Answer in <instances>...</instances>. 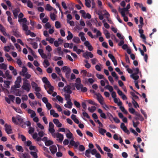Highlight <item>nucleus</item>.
Returning a JSON list of instances; mask_svg holds the SVG:
<instances>
[{
	"label": "nucleus",
	"mask_w": 158,
	"mask_h": 158,
	"mask_svg": "<svg viewBox=\"0 0 158 158\" xmlns=\"http://www.w3.org/2000/svg\"><path fill=\"white\" fill-rule=\"evenodd\" d=\"M122 17H123V19L125 21L127 22L128 21V17L126 16L125 13L122 12H119Z\"/></svg>",
	"instance_id": "obj_20"
},
{
	"label": "nucleus",
	"mask_w": 158,
	"mask_h": 158,
	"mask_svg": "<svg viewBox=\"0 0 158 158\" xmlns=\"http://www.w3.org/2000/svg\"><path fill=\"white\" fill-rule=\"evenodd\" d=\"M98 131L100 134L103 135H104L106 133V131L103 128L98 127Z\"/></svg>",
	"instance_id": "obj_18"
},
{
	"label": "nucleus",
	"mask_w": 158,
	"mask_h": 158,
	"mask_svg": "<svg viewBox=\"0 0 158 158\" xmlns=\"http://www.w3.org/2000/svg\"><path fill=\"white\" fill-rule=\"evenodd\" d=\"M62 70L64 72H65V71L66 72L68 70H69V71H71L70 68L66 66L63 67L62 68Z\"/></svg>",
	"instance_id": "obj_39"
},
{
	"label": "nucleus",
	"mask_w": 158,
	"mask_h": 158,
	"mask_svg": "<svg viewBox=\"0 0 158 158\" xmlns=\"http://www.w3.org/2000/svg\"><path fill=\"white\" fill-rule=\"evenodd\" d=\"M68 35L67 37V40H71L73 37L72 34L70 31H68Z\"/></svg>",
	"instance_id": "obj_30"
},
{
	"label": "nucleus",
	"mask_w": 158,
	"mask_h": 158,
	"mask_svg": "<svg viewBox=\"0 0 158 158\" xmlns=\"http://www.w3.org/2000/svg\"><path fill=\"white\" fill-rule=\"evenodd\" d=\"M120 128L121 129L126 133L129 135L130 132L127 127L125 126L124 123H122L120 125Z\"/></svg>",
	"instance_id": "obj_5"
},
{
	"label": "nucleus",
	"mask_w": 158,
	"mask_h": 158,
	"mask_svg": "<svg viewBox=\"0 0 158 158\" xmlns=\"http://www.w3.org/2000/svg\"><path fill=\"white\" fill-rule=\"evenodd\" d=\"M87 101H88V103L90 104L95 105L96 106H98V104H97L95 102H94L92 100H87Z\"/></svg>",
	"instance_id": "obj_44"
},
{
	"label": "nucleus",
	"mask_w": 158,
	"mask_h": 158,
	"mask_svg": "<svg viewBox=\"0 0 158 158\" xmlns=\"http://www.w3.org/2000/svg\"><path fill=\"white\" fill-rule=\"evenodd\" d=\"M53 122L56 125L57 127H61L62 126V124L60 123L58 119L56 118L53 119Z\"/></svg>",
	"instance_id": "obj_16"
},
{
	"label": "nucleus",
	"mask_w": 158,
	"mask_h": 158,
	"mask_svg": "<svg viewBox=\"0 0 158 158\" xmlns=\"http://www.w3.org/2000/svg\"><path fill=\"white\" fill-rule=\"evenodd\" d=\"M71 87L69 85H65L64 88V91L68 94H70L72 93V91L71 90Z\"/></svg>",
	"instance_id": "obj_6"
},
{
	"label": "nucleus",
	"mask_w": 158,
	"mask_h": 158,
	"mask_svg": "<svg viewBox=\"0 0 158 158\" xmlns=\"http://www.w3.org/2000/svg\"><path fill=\"white\" fill-rule=\"evenodd\" d=\"M83 56L85 59H88L89 57L90 58H93L94 55L91 52L86 51L83 53Z\"/></svg>",
	"instance_id": "obj_4"
},
{
	"label": "nucleus",
	"mask_w": 158,
	"mask_h": 158,
	"mask_svg": "<svg viewBox=\"0 0 158 158\" xmlns=\"http://www.w3.org/2000/svg\"><path fill=\"white\" fill-rule=\"evenodd\" d=\"M125 60L126 62L127 63L130 64V61L128 56L127 54H125Z\"/></svg>",
	"instance_id": "obj_62"
},
{
	"label": "nucleus",
	"mask_w": 158,
	"mask_h": 158,
	"mask_svg": "<svg viewBox=\"0 0 158 158\" xmlns=\"http://www.w3.org/2000/svg\"><path fill=\"white\" fill-rule=\"evenodd\" d=\"M22 81V79L21 76H19L17 77L16 79V80L15 81V82H16L17 83H20Z\"/></svg>",
	"instance_id": "obj_61"
},
{
	"label": "nucleus",
	"mask_w": 158,
	"mask_h": 158,
	"mask_svg": "<svg viewBox=\"0 0 158 158\" xmlns=\"http://www.w3.org/2000/svg\"><path fill=\"white\" fill-rule=\"evenodd\" d=\"M27 48L29 52L31 53L34 57H35V56H36V55L35 54V52L32 50L31 48L27 46Z\"/></svg>",
	"instance_id": "obj_27"
},
{
	"label": "nucleus",
	"mask_w": 158,
	"mask_h": 158,
	"mask_svg": "<svg viewBox=\"0 0 158 158\" xmlns=\"http://www.w3.org/2000/svg\"><path fill=\"white\" fill-rule=\"evenodd\" d=\"M132 123L133 126L135 128L137 127L138 125L139 124V121H137L136 123H135L134 120L132 121Z\"/></svg>",
	"instance_id": "obj_59"
},
{
	"label": "nucleus",
	"mask_w": 158,
	"mask_h": 158,
	"mask_svg": "<svg viewBox=\"0 0 158 158\" xmlns=\"http://www.w3.org/2000/svg\"><path fill=\"white\" fill-rule=\"evenodd\" d=\"M4 127H5V131L7 134H9L12 133L11 127L10 125H8L6 123L5 124Z\"/></svg>",
	"instance_id": "obj_3"
},
{
	"label": "nucleus",
	"mask_w": 158,
	"mask_h": 158,
	"mask_svg": "<svg viewBox=\"0 0 158 158\" xmlns=\"http://www.w3.org/2000/svg\"><path fill=\"white\" fill-rule=\"evenodd\" d=\"M46 146H48L53 143V142L50 140H48L47 141L45 142Z\"/></svg>",
	"instance_id": "obj_32"
},
{
	"label": "nucleus",
	"mask_w": 158,
	"mask_h": 158,
	"mask_svg": "<svg viewBox=\"0 0 158 158\" xmlns=\"http://www.w3.org/2000/svg\"><path fill=\"white\" fill-rule=\"evenodd\" d=\"M63 40H56L54 41V44L55 46L56 47H58L61 41H63Z\"/></svg>",
	"instance_id": "obj_28"
},
{
	"label": "nucleus",
	"mask_w": 158,
	"mask_h": 158,
	"mask_svg": "<svg viewBox=\"0 0 158 158\" xmlns=\"http://www.w3.org/2000/svg\"><path fill=\"white\" fill-rule=\"evenodd\" d=\"M16 48L19 50H20L21 49V48L20 47L18 43H15L16 42V40H12Z\"/></svg>",
	"instance_id": "obj_26"
},
{
	"label": "nucleus",
	"mask_w": 158,
	"mask_h": 158,
	"mask_svg": "<svg viewBox=\"0 0 158 158\" xmlns=\"http://www.w3.org/2000/svg\"><path fill=\"white\" fill-rule=\"evenodd\" d=\"M84 45L87 47L89 51H91L93 50V47L90 45V43L88 41H85L84 43Z\"/></svg>",
	"instance_id": "obj_10"
},
{
	"label": "nucleus",
	"mask_w": 158,
	"mask_h": 158,
	"mask_svg": "<svg viewBox=\"0 0 158 158\" xmlns=\"http://www.w3.org/2000/svg\"><path fill=\"white\" fill-rule=\"evenodd\" d=\"M31 44L32 45V47L34 49H36L38 48L37 44L36 42H31Z\"/></svg>",
	"instance_id": "obj_54"
},
{
	"label": "nucleus",
	"mask_w": 158,
	"mask_h": 158,
	"mask_svg": "<svg viewBox=\"0 0 158 158\" xmlns=\"http://www.w3.org/2000/svg\"><path fill=\"white\" fill-rule=\"evenodd\" d=\"M44 27L46 29H49L51 28V25L49 22H48L45 25Z\"/></svg>",
	"instance_id": "obj_56"
},
{
	"label": "nucleus",
	"mask_w": 158,
	"mask_h": 158,
	"mask_svg": "<svg viewBox=\"0 0 158 158\" xmlns=\"http://www.w3.org/2000/svg\"><path fill=\"white\" fill-rule=\"evenodd\" d=\"M87 72L85 70L83 69L81 71V73H82L83 77H85L86 76Z\"/></svg>",
	"instance_id": "obj_50"
},
{
	"label": "nucleus",
	"mask_w": 158,
	"mask_h": 158,
	"mask_svg": "<svg viewBox=\"0 0 158 158\" xmlns=\"http://www.w3.org/2000/svg\"><path fill=\"white\" fill-rule=\"evenodd\" d=\"M132 100V103L133 104L135 108H136L137 106L139 107V105L137 102L135 100V99L133 98H131Z\"/></svg>",
	"instance_id": "obj_31"
},
{
	"label": "nucleus",
	"mask_w": 158,
	"mask_h": 158,
	"mask_svg": "<svg viewBox=\"0 0 158 158\" xmlns=\"http://www.w3.org/2000/svg\"><path fill=\"white\" fill-rule=\"evenodd\" d=\"M5 56L8 58L7 60L9 61H11L12 60V59L10 55L7 53H6L5 55Z\"/></svg>",
	"instance_id": "obj_53"
},
{
	"label": "nucleus",
	"mask_w": 158,
	"mask_h": 158,
	"mask_svg": "<svg viewBox=\"0 0 158 158\" xmlns=\"http://www.w3.org/2000/svg\"><path fill=\"white\" fill-rule=\"evenodd\" d=\"M45 9L48 11H51L52 10L53 7L49 4H47L46 5V7Z\"/></svg>",
	"instance_id": "obj_45"
},
{
	"label": "nucleus",
	"mask_w": 158,
	"mask_h": 158,
	"mask_svg": "<svg viewBox=\"0 0 158 158\" xmlns=\"http://www.w3.org/2000/svg\"><path fill=\"white\" fill-rule=\"evenodd\" d=\"M71 72V71L68 70L66 71L65 73V76L67 78L69 79L70 78V73Z\"/></svg>",
	"instance_id": "obj_55"
},
{
	"label": "nucleus",
	"mask_w": 158,
	"mask_h": 158,
	"mask_svg": "<svg viewBox=\"0 0 158 158\" xmlns=\"http://www.w3.org/2000/svg\"><path fill=\"white\" fill-rule=\"evenodd\" d=\"M16 149V150L19 152H23V149L22 147L21 146L17 145L15 147Z\"/></svg>",
	"instance_id": "obj_29"
},
{
	"label": "nucleus",
	"mask_w": 158,
	"mask_h": 158,
	"mask_svg": "<svg viewBox=\"0 0 158 158\" xmlns=\"http://www.w3.org/2000/svg\"><path fill=\"white\" fill-rule=\"evenodd\" d=\"M7 68V65L4 63L0 64V69L6 70Z\"/></svg>",
	"instance_id": "obj_25"
},
{
	"label": "nucleus",
	"mask_w": 158,
	"mask_h": 158,
	"mask_svg": "<svg viewBox=\"0 0 158 158\" xmlns=\"http://www.w3.org/2000/svg\"><path fill=\"white\" fill-rule=\"evenodd\" d=\"M42 81L45 84H46L47 86H50V82L48 80L47 78L45 77H44L42 78Z\"/></svg>",
	"instance_id": "obj_19"
},
{
	"label": "nucleus",
	"mask_w": 158,
	"mask_h": 158,
	"mask_svg": "<svg viewBox=\"0 0 158 158\" xmlns=\"http://www.w3.org/2000/svg\"><path fill=\"white\" fill-rule=\"evenodd\" d=\"M75 85L76 88L78 90L81 89L82 87L83 86V85L81 84H78L76 83H75Z\"/></svg>",
	"instance_id": "obj_24"
},
{
	"label": "nucleus",
	"mask_w": 158,
	"mask_h": 158,
	"mask_svg": "<svg viewBox=\"0 0 158 158\" xmlns=\"http://www.w3.org/2000/svg\"><path fill=\"white\" fill-rule=\"evenodd\" d=\"M27 69L26 67H23L22 69V72H21L20 73V75H22V74H25L27 72Z\"/></svg>",
	"instance_id": "obj_38"
},
{
	"label": "nucleus",
	"mask_w": 158,
	"mask_h": 158,
	"mask_svg": "<svg viewBox=\"0 0 158 158\" xmlns=\"http://www.w3.org/2000/svg\"><path fill=\"white\" fill-rule=\"evenodd\" d=\"M50 149L52 153L54 154L57 151V148L56 146L55 145H52L50 146Z\"/></svg>",
	"instance_id": "obj_9"
},
{
	"label": "nucleus",
	"mask_w": 158,
	"mask_h": 158,
	"mask_svg": "<svg viewBox=\"0 0 158 158\" xmlns=\"http://www.w3.org/2000/svg\"><path fill=\"white\" fill-rule=\"evenodd\" d=\"M31 84L33 89H35V87H36L38 86L37 84L34 81H32Z\"/></svg>",
	"instance_id": "obj_64"
},
{
	"label": "nucleus",
	"mask_w": 158,
	"mask_h": 158,
	"mask_svg": "<svg viewBox=\"0 0 158 158\" xmlns=\"http://www.w3.org/2000/svg\"><path fill=\"white\" fill-rule=\"evenodd\" d=\"M21 85L19 83L15 82V85L11 87V89L13 91L16 90V88H18L20 87Z\"/></svg>",
	"instance_id": "obj_15"
},
{
	"label": "nucleus",
	"mask_w": 158,
	"mask_h": 158,
	"mask_svg": "<svg viewBox=\"0 0 158 158\" xmlns=\"http://www.w3.org/2000/svg\"><path fill=\"white\" fill-rule=\"evenodd\" d=\"M23 85L22 86V88L26 90L27 92H29L31 88V85L30 83H28V81L25 78H23Z\"/></svg>",
	"instance_id": "obj_1"
},
{
	"label": "nucleus",
	"mask_w": 158,
	"mask_h": 158,
	"mask_svg": "<svg viewBox=\"0 0 158 158\" xmlns=\"http://www.w3.org/2000/svg\"><path fill=\"white\" fill-rule=\"evenodd\" d=\"M107 117L109 118V120L111 121H112V120L114 117H113L112 114L109 112H108L107 113Z\"/></svg>",
	"instance_id": "obj_35"
},
{
	"label": "nucleus",
	"mask_w": 158,
	"mask_h": 158,
	"mask_svg": "<svg viewBox=\"0 0 158 158\" xmlns=\"http://www.w3.org/2000/svg\"><path fill=\"white\" fill-rule=\"evenodd\" d=\"M22 76L25 77V78L27 79H29L31 77V75L28 73H27L25 74H22Z\"/></svg>",
	"instance_id": "obj_49"
},
{
	"label": "nucleus",
	"mask_w": 158,
	"mask_h": 158,
	"mask_svg": "<svg viewBox=\"0 0 158 158\" xmlns=\"http://www.w3.org/2000/svg\"><path fill=\"white\" fill-rule=\"evenodd\" d=\"M131 7L130 4L129 3L128 4L126 8H121L119 7L118 8V11L119 12H125L128 11V9Z\"/></svg>",
	"instance_id": "obj_7"
},
{
	"label": "nucleus",
	"mask_w": 158,
	"mask_h": 158,
	"mask_svg": "<svg viewBox=\"0 0 158 158\" xmlns=\"http://www.w3.org/2000/svg\"><path fill=\"white\" fill-rule=\"evenodd\" d=\"M82 115L84 117H85L89 119L90 118V117L86 112H83Z\"/></svg>",
	"instance_id": "obj_63"
},
{
	"label": "nucleus",
	"mask_w": 158,
	"mask_h": 158,
	"mask_svg": "<svg viewBox=\"0 0 158 158\" xmlns=\"http://www.w3.org/2000/svg\"><path fill=\"white\" fill-rule=\"evenodd\" d=\"M30 153L33 156V158H38L37 153L36 152H31Z\"/></svg>",
	"instance_id": "obj_41"
},
{
	"label": "nucleus",
	"mask_w": 158,
	"mask_h": 158,
	"mask_svg": "<svg viewBox=\"0 0 158 158\" xmlns=\"http://www.w3.org/2000/svg\"><path fill=\"white\" fill-rule=\"evenodd\" d=\"M57 138H58V140L59 142H61L64 139L63 135L58 132L57 133Z\"/></svg>",
	"instance_id": "obj_17"
},
{
	"label": "nucleus",
	"mask_w": 158,
	"mask_h": 158,
	"mask_svg": "<svg viewBox=\"0 0 158 158\" xmlns=\"http://www.w3.org/2000/svg\"><path fill=\"white\" fill-rule=\"evenodd\" d=\"M20 11V9L18 8L13 10L12 12L15 18L17 19V18L18 13Z\"/></svg>",
	"instance_id": "obj_12"
},
{
	"label": "nucleus",
	"mask_w": 158,
	"mask_h": 158,
	"mask_svg": "<svg viewBox=\"0 0 158 158\" xmlns=\"http://www.w3.org/2000/svg\"><path fill=\"white\" fill-rule=\"evenodd\" d=\"M19 121V123H22V122H23V118L20 116H18L16 118Z\"/></svg>",
	"instance_id": "obj_47"
},
{
	"label": "nucleus",
	"mask_w": 158,
	"mask_h": 158,
	"mask_svg": "<svg viewBox=\"0 0 158 158\" xmlns=\"http://www.w3.org/2000/svg\"><path fill=\"white\" fill-rule=\"evenodd\" d=\"M10 72L8 70L6 71L5 73V78L7 79L11 80L12 79V76L10 74Z\"/></svg>",
	"instance_id": "obj_14"
},
{
	"label": "nucleus",
	"mask_w": 158,
	"mask_h": 158,
	"mask_svg": "<svg viewBox=\"0 0 158 158\" xmlns=\"http://www.w3.org/2000/svg\"><path fill=\"white\" fill-rule=\"evenodd\" d=\"M29 130H28V132L30 134H31L34 132V129L33 127H29Z\"/></svg>",
	"instance_id": "obj_57"
},
{
	"label": "nucleus",
	"mask_w": 158,
	"mask_h": 158,
	"mask_svg": "<svg viewBox=\"0 0 158 158\" xmlns=\"http://www.w3.org/2000/svg\"><path fill=\"white\" fill-rule=\"evenodd\" d=\"M67 103L68 105L65 104L64 105V106L70 109L72 107V105H73L72 102L70 101H67Z\"/></svg>",
	"instance_id": "obj_21"
},
{
	"label": "nucleus",
	"mask_w": 158,
	"mask_h": 158,
	"mask_svg": "<svg viewBox=\"0 0 158 158\" xmlns=\"http://www.w3.org/2000/svg\"><path fill=\"white\" fill-rule=\"evenodd\" d=\"M44 86L45 89L47 90V92L48 94H52V93L53 92L54 87L53 86H52L51 84H50V86H47L49 88L48 90H47V88L45 85H44Z\"/></svg>",
	"instance_id": "obj_8"
},
{
	"label": "nucleus",
	"mask_w": 158,
	"mask_h": 158,
	"mask_svg": "<svg viewBox=\"0 0 158 158\" xmlns=\"http://www.w3.org/2000/svg\"><path fill=\"white\" fill-rule=\"evenodd\" d=\"M97 152V151L96 149H88L86 150L85 155L87 157L89 158L90 156L89 155V154L91 153L93 155H95Z\"/></svg>",
	"instance_id": "obj_2"
},
{
	"label": "nucleus",
	"mask_w": 158,
	"mask_h": 158,
	"mask_svg": "<svg viewBox=\"0 0 158 158\" xmlns=\"http://www.w3.org/2000/svg\"><path fill=\"white\" fill-rule=\"evenodd\" d=\"M56 98L61 103H63V98L61 96L59 95H57L56 96Z\"/></svg>",
	"instance_id": "obj_52"
},
{
	"label": "nucleus",
	"mask_w": 158,
	"mask_h": 158,
	"mask_svg": "<svg viewBox=\"0 0 158 158\" xmlns=\"http://www.w3.org/2000/svg\"><path fill=\"white\" fill-rule=\"evenodd\" d=\"M74 104L76 106L77 108H79L81 107L80 103L77 101L75 100L74 101Z\"/></svg>",
	"instance_id": "obj_46"
},
{
	"label": "nucleus",
	"mask_w": 158,
	"mask_h": 158,
	"mask_svg": "<svg viewBox=\"0 0 158 158\" xmlns=\"http://www.w3.org/2000/svg\"><path fill=\"white\" fill-rule=\"evenodd\" d=\"M27 6L28 7L31 8H32L33 7V3L30 0H27Z\"/></svg>",
	"instance_id": "obj_34"
},
{
	"label": "nucleus",
	"mask_w": 158,
	"mask_h": 158,
	"mask_svg": "<svg viewBox=\"0 0 158 158\" xmlns=\"http://www.w3.org/2000/svg\"><path fill=\"white\" fill-rule=\"evenodd\" d=\"M55 26L56 28L58 29L61 27V24L59 21H56L55 23Z\"/></svg>",
	"instance_id": "obj_40"
},
{
	"label": "nucleus",
	"mask_w": 158,
	"mask_h": 158,
	"mask_svg": "<svg viewBox=\"0 0 158 158\" xmlns=\"http://www.w3.org/2000/svg\"><path fill=\"white\" fill-rule=\"evenodd\" d=\"M137 74H136L135 73H133L131 75V78L134 79L135 80H137L139 78V76L138 75H137Z\"/></svg>",
	"instance_id": "obj_22"
},
{
	"label": "nucleus",
	"mask_w": 158,
	"mask_h": 158,
	"mask_svg": "<svg viewBox=\"0 0 158 158\" xmlns=\"http://www.w3.org/2000/svg\"><path fill=\"white\" fill-rule=\"evenodd\" d=\"M85 6L88 8L90 7L91 1L90 0H85Z\"/></svg>",
	"instance_id": "obj_36"
},
{
	"label": "nucleus",
	"mask_w": 158,
	"mask_h": 158,
	"mask_svg": "<svg viewBox=\"0 0 158 158\" xmlns=\"http://www.w3.org/2000/svg\"><path fill=\"white\" fill-rule=\"evenodd\" d=\"M84 33L83 32H81L79 34V36L81 37V40H86L84 36Z\"/></svg>",
	"instance_id": "obj_42"
},
{
	"label": "nucleus",
	"mask_w": 158,
	"mask_h": 158,
	"mask_svg": "<svg viewBox=\"0 0 158 158\" xmlns=\"http://www.w3.org/2000/svg\"><path fill=\"white\" fill-rule=\"evenodd\" d=\"M96 108L94 106H92L91 108L90 107L88 108V110L91 113H93L96 110Z\"/></svg>",
	"instance_id": "obj_37"
},
{
	"label": "nucleus",
	"mask_w": 158,
	"mask_h": 158,
	"mask_svg": "<svg viewBox=\"0 0 158 158\" xmlns=\"http://www.w3.org/2000/svg\"><path fill=\"white\" fill-rule=\"evenodd\" d=\"M22 27L23 30L25 31L28 30V26L26 24L24 23L22 24Z\"/></svg>",
	"instance_id": "obj_51"
},
{
	"label": "nucleus",
	"mask_w": 158,
	"mask_h": 158,
	"mask_svg": "<svg viewBox=\"0 0 158 158\" xmlns=\"http://www.w3.org/2000/svg\"><path fill=\"white\" fill-rule=\"evenodd\" d=\"M15 95L17 96H20L22 94V91L19 89H16Z\"/></svg>",
	"instance_id": "obj_43"
},
{
	"label": "nucleus",
	"mask_w": 158,
	"mask_h": 158,
	"mask_svg": "<svg viewBox=\"0 0 158 158\" xmlns=\"http://www.w3.org/2000/svg\"><path fill=\"white\" fill-rule=\"evenodd\" d=\"M19 156L20 158H30V156L27 152H24V153H20L19 155Z\"/></svg>",
	"instance_id": "obj_11"
},
{
	"label": "nucleus",
	"mask_w": 158,
	"mask_h": 158,
	"mask_svg": "<svg viewBox=\"0 0 158 158\" xmlns=\"http://www.w3.org/2000/svg\"><path fill=\"white\" fill-rule=\"evenodd\" d=\"M117 36L119 38L120 40H124V37L119 33H117Z\"/></svg>",
	"instance_id": "obj_58"
},
{
	"label": "nucleus",
	"mask_w": 158,
	"mask_h": 158,
	"mask_svg": "<svg viewBox=\"0 0 158 158\" xmlns=\"http://www.w3.org/2000/svg\"><path fill=\"white\" fill-rule=\"evenodd\" d=\"M131 94L132 96V98H134L135 100H139V98L138 96L135 95V94L133 92H131Z\"/></svg>",
	"instance_id": "obj_33"
},
{
	"label": "nucleus",
	"mask_w": 158,
	"mask_h": 158,
	"mask_svg": "<svg viewBox=\"0 0 158 158\" xmlns=\"http://www.w3.org/2000/svg\"><path fill=\"white\" fill-rule=\"evenodd\" d=\"M65 97L66 100L71 102V99L70 98V95L69 94L65 95Z\"/></svg>",
	"instance_id": "obj_48"
},
{
	"label": "nucleus",
	"mask_w": 158,
	"mask_h": 158,
	"mask_svg": "<svg viewBox=\"0 0 158 158\" xmlns=\"http://www.w3.org/2000/svg\"><path fill=\"white\" fill-rule=\"evenodd\" d=\"M79 150L81 152L85 150V147L83 145H80L79 147Z\"/></svg>",
	"instance_id": "obj_60"
},
{
	"label": "nucleus",
	"mask_w": 158,
	"mask_h": 158,
	"mask_svg": "<svg viewBox=\"0 0 158 158\" xmlns=\"http://www.w3.org/2000/svg\"><path fill=\"white\" fill-rule=\"evenodd\" d=\"M55 13H51L50 14V17L52 21H54L56 19V15Z\"/></svg>",
	"instance_id": "obj_23"
},
{
	"label": "nucleus",
	"mask_w": 158,
	"mask_h": 158,
	"mask_svg": "<svg viewBox=\"0 0 158 158\" xmlns=\"http://www.w3.org/2000/svg\"><path fill=\"white\" fill-rule=\"evenodd\" d=\"M13 34L17 38H21V35L17 30H13Z\"/></svg>",
	"instance_id": "obj_13"
}]
</instances>
